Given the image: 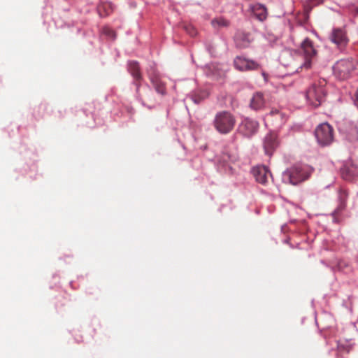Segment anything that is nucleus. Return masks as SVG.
<instances>
[{"instance_id": "21", "label": "nucleus", "mask_w": 358, "mask_h": 358, "mask_svg": "<svg viewBox=\"0 0 358 358\" xmlns=\"http://www.w3.org/2000/svg\"><path fill=\"white\" fill-rule=\"evenodd\" d=\"M212 24L214 27H227L229 22L224 18H217L212 21Z\"/></svg>"}, {"instance_id": "18", "label": "nucleus", "mask_w": 358, "mask_h": 358, "mask_svg": "<svg viewBox=\"0 0 358 358\" xmlns=\"http://www.w3.org/2000/svg\"><path fill=\"white\" fill-rule=\"evenodd\" d=\"M348 196V193L345 189H341L338 193L339 205L337 208V211L343 210L346 206V201Z\"/></svg>"}, {"instance_id": "3", "label": "nucleus", "mask_w": 358, "mask_h": 358, "mask_svg": "<svg viewBox=\"0 0 358 358\" xmlns=\"http://www.w3.org/2000/svg\"><path fill=\"white\" fill-rule=\"evenodd\" d=\"M355 66V64L353 61L341 59L334 66V73L338 79L345 80L350 77Z\"/></svg>"}, {"instance_id": "10", "label": "nucleus", "mask_w": 358, "mask_h": 358, "mask_svg": "<svg viewBox=\"0 0 358 358\" xmlns=\"http://www.w3.org/2000/svg\"><path fill=\"white\" fill-rule=\"evenodd\" d=\"M301 50L306 58V62L303 66L306 68H308L310 66L309 58L315 55V50L313 46L312 42L308 38L305 39L301 43Z\"/></svg>"}, {"instance_id": "16", "label": "nucleus", "mask_w": 358, "mask_h": 358, "mask_svg": "<svg viewBox=\"0 0 358 358\" xmlns=\"http://www.w3.org/2000/svg\"><path fill=\"white\" fill-rule=\"evenodd\" d=\"M208 91H193L189 94L190 99L195 103H199L208 96Z\"/></svg>"}, {"instance_id": "15", "label": "nucleus", "mask_w": 358, "mask_h": 358, "mask_svg": "<svg viewBox=\"0 0 358 358\" xmlns=\"http://www.w3.org/2000/svg\"><path fill=\"white\" fill-rule=\"evenodd\" d=\"M236 156L228 152H223L219 158V163L222 164L223 166H228L231 169V164L236 160Z\"/></svg>"}, {"instance_id": "7", "label": "nucleus", "mask_w": 358, "mask_h": 358, "mask_svg": "<svg viewBox=\"0 0 358 358\" xmlns=\"http://www.w3.org/2000/svg\"><path fill=\"white\" fill-rule=\"evenodd\" d=\"M252 174L256 181L262 185L267 183L268 178L271 177V174L265 166H257L252 169Z\"/></svg>"}, {"instance_id": "19", "label": "nucleus", "mask_w": 358, "mask_h": 358, "mask_svg": "<svg viewBox=\"0 0 358 358\" xmlns=\"http://www.w3.org/2000/svg\"><path fill=\"white\" fill-rule=\"evenodd\" d=\"M250 35L236 36V42L241 47L247 46L251 41Z\"/></svg>"}, {"instance_id": "5", "label": "nucleus", "mask_w": 358, "mask_h": 358, "mask_svg": "<svg viewBox=\"0 0 358 358\" xmlns=\"http://www.w3.org/2000/svg\"><path fill=\"white\" fill-rule=\"evenodd\" d=\"M269 103V95L265 92H255L250 99V107L258 110L264 108Z\"/></svg>"}, {"instance_id": "22", "label": "nucleus", "mask_w": 358, "mask_h": 358, "mask_svg": "<svg viewBox=\"0 0 358 358\" xmlns=\"http://www.w3.org/2000/svg\"><path fill=\"white\" fill-rule=\"evenodd\" d=\"M326 87H327V81L322 78L320 79L317 81V83H314V85H313V88L315 90H316L317 88H324Z\"/></svg>"}, {"instance_id": "2", "label": "nucleus", "mask_w": 358, "mask_h": 358, "mask_svg": "<svg viewBox=\"0 0 358 358\" xmlns=\"http://www.w3.org/2000/svg\"><path fill=\"white\" fill-rule=\"evenodd\" d=\"M315 135L321 145H327L333 141L334 129L328 123H322L316 128Z\"/></svg>"}, {"instance_id": "11", "label": "nucleus", "mask_w": 358, "mask_h": 358, "mask_svg": "<svg viewBox=\"0 0 358 358\" xmlns=\"http://www.w3.org/2000/svg\"><path fill=\"white\" fill-rule=\"evenodd\" d=\"M324 96V91H306V93L307 100L314 107H317L321 104Z\"/></svg>"}, {"instance_id": "14", "label": "nucleus", "mask_w": 358, "mask_h": 358, "mask_svg": "<svg viewBox=\"0 0 358 358\" xmlns=\"http://www.w3.org/2000/svg\"><path fill=\"white\" fill-rule=\"evenodd\" d=\"M251 11L254 15L260 21H263L266 18V8L261 4H255L251 6Z\"/></svg>"}, {"instance_id": "20", "label": "nucleus", "mask_w": 358, "mask_h": 358, "mask_svg": "<svg viewBox=\"0 0 358 358\" xmlns=\"http://www.w3.org/2000/svg\"><path fill=\"white\" fill-rule=\"evenodd\" d=\"M129 69L134 77H135V78L139 77V76H140L139 67H138V64L137 62H129Z\"/></svg>"}, {"instance_id": "17", "label": "nucleus", "mask_w": 358, "mask_h": 358, "mask_svg": "<svg viewBox=\"0 0 358 358\" xmlns=\"http://www.w3.org/2000/svg\"><path fill=\"white\" fill-rule=\"evenodd\" d=\"M280 61L282 65L285 66H292L294 64L291 53L287 51H283L280 56Z\"/></svg>"}, {"instance_id": "9", "label": "nucleus", "mask_w": 358, "mask_h": 358, "mask_svg": "<svg viewBox=\"0 0 358 358\" xmlns=\"http://www.w3.org/2000/svg\"><path fill=\"white\" fill-rule=\"evenodd\" d=\"M258 127L257 121L246 118L240 125V130L245 136H250L257 132Z\"/></svg>"}, {"instance_id": "23", "label": "nucleus", "mask_w": 358, "mask_h": 358, "mask_svg": "<svg viewBox=\"0 0 358 358\" xmlns=\"http://www.w3.org/2000/svg\"><path fill=\"white\" fill-rule=\"evenodd\" d=\"M352 96L355 105L358 108V91H355V93Z\"/></svg>"}, {"instance_id": "24", "label": "nucleus", "mask_w": 358, "mask_h": 358, "mask_svg": "<svg viewBox=\"0 0 358 358\" xmlns=\"http://www.w3.org/2000/svg\"><path fill=\"white\" fill-rule=\"evenodd\" d=\"M278 114H279V111L278 110H271L270 112L271 115H278Z\"/></svg>"}, {"instance_id": "13", "label": "nucleus", "mask_w": 358, "mask_h": 358, "mask_svg": "<svg viewBox=\"0 0 358 358\" xmlns=\"http://www.w3.org/2000/svg\"><path fill=\"white\" fill-rule=\"evenodd\" d=\"M331 40L338 46L344 45L348 42L345 32L340 29H334L331 36Z\"/></svg>"}, {"instance_id": "1", "label": "nucleus", "mask_w": 358, "mask_h": 358, "mask_svg": "<svg viewBox=\"0 0 358 358\" xmlns=\"http://www.w3.org/2000/svg\"><path fill=\"white\" fill-rule=\"evenodd\" d=\"M236 118L229 111H220L216 113L213 126L215 130L221 134H227L232 131L236 124Z\"/></svg>"}, {"instance_id": "12", "label": "nucleus", "mask_w": 358, "mask_h": 358, "mask_svg": "<svg viewBox=\"0 0 358 358\" xmlns=\"http://www.w3.org/2000/svg\"><path fill=\"white\" fill-rule=\"evenodd\" d=\"M341 174L345 180H350L352 177L358 176V165L353 163L345 165L341 169Z\"/></svg>"}, {"instance_id": "4", "label": "nucleus", "mask_w": 358, "mask_h": 358, "mask_svg": "<svg viewBox=\"0 0 358 358\" xmlns=\"http://www.w3.org/2000/svg\"><path fill=\"white\" fill-rule=\"evenodd\" d=\"M287 173L289 182L294 185L307 180L310 176L308 169L301 166L291 167Z\"/></svg>"}, {"instance_id": "25", "label": "nucleus", "mask_w": 358, "mask_h": 358, "mask_svg": "<svg viewBox=\"0 0 358 358\" xmlns=\"http://www.w3.org/2000/svg\"><path fill=\"white\" fill-rule=\"evenodd\" d=\"M263 76L264 77V79L266 80V74L264 73H262Z\"/></svg>"}, {"instance_id": "8", "label": "nucleus", "mask_w": 358, "mask_h": 358, "mask_svg": "<svg viewBox=\"0 0 358 358\" xmlns=\"http://www.w3.org/2000/svg\"><path fill=\"white\" fill-rule=\"evenodd\" d=\"M278 145L277 135L271 132L268 134L264 140V148L265 153L271 156Z\"/></svg>"}, {"instance_id": "6", "label": "nucleus", "mask_w": 358, "mask_h": 358, "mask_svg": "<svg viewBox=\"0 0 358 358\" xmlns=\"http://www.w3.org/2000/svg\"><path fill=\"white\" fill-rule=\"evenodd\" d=\"M234 64L236 69L241 71L255 70L259 68V64L256 62L243 57H236Z\"/></svg>"}]
</instances>
